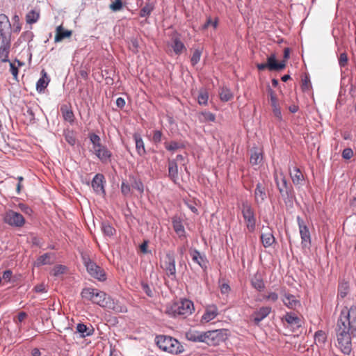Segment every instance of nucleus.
I'll use <instances>...</instances> for the list:
<instances>
[{"label": "nucleus", "mask_w": 356, "mask_h": 356, "mask_svg": "<svg viewBox=\"0 0 356 356\" xmlns=\"http://www.w3.org/2000/svg\"><path fill=\"white\" fill-rule=\"evenodd\" d=\"M98 289H94V288H84L82 291H81V297L86 300H88V301H90L91 302L93 303L94 302V300H95V293L97 292Z\"/></svg>", "instance_id": "25"}, {"label": "nucleus", "mask_w": 356, "mask_h": 356, "mask_svg": "<svg viewBox=\"0 0 356 356\" xmlns=\"http://www.w3.org/2000/svg\"><path fill=\"white\" fill-rule=\"evenodd\" d=\"M284 319L289 325L292 326H300V319L294 313H286L284 316Z\"/></svg>", "instance_id": "33"}, {"label": "nucleus", "mask_w": 356, "mask_h": 356, "mask_svg": "<svg viewBox=\"0 0 356 356\" xmlns=\"http://www.w3.org/2000/svg\"><path fill=\"white\" fill-rule=\"evenodd\" d=\"M195 311L193 302L189 299L184 298L174 302L170 307L166 308L165 312L174 317L186 318Z\"/></svg>", "instance_id": "2"}, {"label": "nucleus", "mask_w": 356, "mask_h": 356, "mask_svg": "<svg viewBox=\"0 0 356 356\" xmlns=\"http://www.w3.org/2000/svg\"><path fill=\"white\" fill-rule=\"evenodd\" d=\"M42 76L39 79L36 83V89L38 92H42L48 86L49 79L44 70L42 71Z\"/></svg>", "instance_id": "26"}, {"label": "nucleus", "mask_w": 356, "mask_h": 356, "mask_svg": "<svg viewBox=\"0 0 356 356\" xmlns=\"http://www.w3.org/2000/svg\"><path fill=\"white\" fill-rule=\"evenodd\" d=\"M282 301L284 305L290 309H295L300 305V302L296 298V297L291 294L286 293Z\"/></svg>", "instance_id": "24"}, {"label": "nucleus", "mask_w": 356, "mask_h": 356, "mask_svg": "<svg viewBox=\"0 0 356 356\" xmlns=\"http://www.w3.org/2000/svg\"><path fill=\"white\" fill-rule=\"evenodd\" d=\"M261 241L264 248L270 247L275 243V238L272 231L268 229L266 232L262 233L261 235Z\"/></svg>", "instance_id": "20"}, {"label": "nucleus", "mask_w": 356, "mask_h": 356, "mask_svg": "<svg viewBox=\"0 0 356 356\" xmlns=\"http://www.w3.org/2000/svg\"><path fill=\"white\" fill-rule=\"evenodd\" d=\"M35 291L37 292V293H43V292H45L46 290H45V286L44 284H38L37 286H35Z\"/></svg>", "instance_id": "64"}, {"label": "nucleus", "mask_w": 356, "mask_h": 356, "mask_svg": "<svg viewBox=\"0 0 356 356\" xmlns=\"http://www.w3.org/2000/svg\"><path fill=\"white\" fill-rule=\"evenodd\" d=\"M19 209L26 214H30L32 212L31 209L24 204H19Z\"/></svg>", "instance_id": "61"}, {"label": "nucleus", "mask_w": 356, "mask_h": 356, "mask_svg": "<svg viewBox=\"0 0 356 356\" xmlns=\"http://www.w3.org/2000/svg\"><path fill=\"white\" fill-rule=\"evenodd\" d=\"M197 102L200 105L207 106L209 99V93L205 88H201L199 90L198 95L197 97Z\"/></svg>", "instance_id": "34"}, {"label": "nucleus", "mask_w": 356, "mask_h": 356, "mask_svg": "<svg viewBox=\"0 0 356 356\" xmlns=\"http://www.w3.org/2000/svg\"><path fill=\"white\" fill-rule=\"evenodd\" d=\"M157 346L164 352L175 355L183 350L182 346L177 339L165 335H157Z\"/></svg>", "instance_id": "4"}, {"label": "nucleus", "mask_w": 356, "mask_h": 356, "mask_svg": "<svg viewBox=\"0 0 356 356\" xmlns=\"http://www.w3.org/2000/svg\"><path fill=\"white\" fill-rule=\"evenodd\" d=\"M51 256V253H45V254L40 256L35 261V265L37 266H40L50 264L51 263V261H50Z\"/></svg>", "instance_id": "39"}, {"label": "nucleus", "mask_w": 356, "mask_h": 356, "mask_svg": "<svg viewBox=\"0 0 356 356\" xmlns=\"http://www.w3.org/2000/svg\"><path fill=\"white\" fill-rule=\"evenodd\" d=\"M77 332L80 333L81 337L91 336L93 334L94 329L90 326L88 327L83 323H79L76 326Z\"/></svg>", "instance_id": "29"}, {"label": "nucleus", "mask_w": 356, "mask_h": 356, "mask_svg": "<svg viewBox=\"0 0 356 356\" xmlns=\"http://www.w3.org/2000/svg\"><path fill=\"white\" fill-rule=\"evenodd\" d=\"M121 192L124 196H129L131 195V186L129 184L122 181L121 184Z\"/></svg>", "instance_id": "49"}, {"label": "nucleus", "mask_w": 356, "mask_h": 356, "mask_svg": "<svg viewBox=\"0 0 356 356\" xmlns=\"http://www.w3.org/2000/svg\"><path fill=\"white\" fill-rule=\"evenodd\" d=\"M230 291V286L228 284L224 283L220 286V291L222 293H227Z\"/></svg>", "instance_id": "62"}, {"label": "nucleus", "mask_w": 356, "mask_h": 356, "mask_svg": "<svg viewBox=\"0 0 356 356\" xmlns=\"http://www.w3.org/2000/svg\"><path fill=\"white\" fill-rule=\"evenodd\" d=\"M131 187L133 189H136L138 193H142L143 192V183L134 178V177H131Z\"/></svg>", "instance_id": "42"}, {"label": "nucleus", "mask_w": 356, "mask_h": 356, "mask_svg": "<svg viewBox=\"0 0 356 356\" xmlns=\"http://www.w3.org/2000/svg\"><path fill=\"white\" fill-rule=\"evenodd\" d=\"M219 95L220 100L225 102L231 100L234 97L233 93L231 92V90L227 88H222L219 93Z\"/></svg>", "instance_id": "38"}, {"label": "nucleus", "mask_w": 356, "mask_h": 356, "mask_svg": "<svg viewBox=\"0 0 356 356\" xmlns=\"http://www.w3.org/2000/svg\"><path fill=\"white\" fill-rule=\"evenodd\" d=\"M274 179L277 189L282 197H289L292 196L293 189L291 185L287 181L284 173L280 171H275L274 173Z\"/></svg>", "instance_id": "7"}, {"label": "nucleus", "mask_w": 356, "mask_h": 356, "mask_svg": "<svg viewBox=\"0 0 356 356\" xmlns=\"http://www.w3.org/2000/svg\"><path fill=\"white\" fill-rule=\"evenodd\" d=\"M135 143H136V148L138 152V153L140 155L143 154L145 152V147H144V143L141 138L135 136Z\"/></svg>", "instance_id": "43"}, {"label": "nucleus", "mask_w": 356, "mask_h": 356, "mask_svg": "<svg viewBox=\"0 0 356 356\" xmlns=\"http://www.w3.org/2000/svg\"><path fill=\"white\" fill-rule=\"evenodd\" d=\"M218 315V309L216 305H209L206 307L205 312L202 316V323H208Z\"/></svg>", "instance_id": "17"}, {"label": "nucleus", "mask_w": 356, "mask_h": 356, "mask_svg": "<svg viewBox=\"0 0 356 356\" xmlns=\"http://www.w3.org/2000/svg\"><path fill=\"white\" fill-rule=\"evenodd\" d=\"M186 337L188 341L193 342H202L204 343L205 341V332L200 331H189L186 334Z\"/></svg>", "instance_id": "19"}, {"label": "nucleus", "mask_w": 356, "mask_h": 356, "mask_svg": "<svg viewBox=\"0 0 356 356\" xmlns=\"http://www.w3.org/2000/svg\"><path fill=\"white\" fill-rule=\"evenodd\" d=\"M161 268L165 272L166 275L172 278L176 277L175 260L172 252L169 251L161 257Z\"/></svg>", "instance_id": "9"}, {"label": "nucleus", "mask_w": 356, "mask_h": 356, "mask_svg": "<svg viewBox=\"0 0 356 356\" xmlns=\"http://www.w3.org/2000/svg\"><path fill=\"white\" fill-rule=\"evenodd\" d=\"M83 259L87 271L90 276L100 282H104L106 280V275L103 268L88 257H83Z\"/></svg>", "instance_id": "8"}, {"label": "nucleus", "mask_w": 356, "mask_h": 356, "mask_svg": "<svg viewBox=\"0 0 356 356\" xmlns=\"http://www.w3.org/2000/svg\"><path fill=\"white\" fill-rule=\"evenodd\" d=\"M165 148L169 151H175L179 148L183 147V145L180 143L172 141L170 143H165Z\"/></svg>", "instance_id": "44"}, {"label": "nucleus", "mask_w": 356, "mask_h": 356, "mask_svg": "<svg viewBox=\"0 0 356 356\" xmlns=\"http://www.w3.org/2000/svg\"><path fill=\"white\" fill-rule=\"evenodd\" d=\"M152 9L153 8L152 6H145L140 10V15L143 17H147L150 14Z\"/></svg>", "instance_id": "56"}, {"label": "nucleus", "mask_w": 356, "mask_h": 356, "mask_svg": "<svg viewBox=\"0 0 356 356\" xmlns=\"http://www.w3.org/2000/svg\"><path fill=\"white\" fill-rule=\"evenodd\" d=\"M268 92L270 95V105L273 108V115L276 118L281 120H282V112L280 107V105L278 104V100L276 97V95L275 92L271 89L268 88Z\"/></svg>", "instance_id": "15"}, {"label": "nucleus", "mask_w": 356, "mask_h": 356, "mask_svg": "<svg viewBox=\"0 0 356 356\" xmlns=\"http://www.w3.org/2000/svg\"><path fill=\"white\" fill-rule=\"evenodd\" d=\"M264 298L274 302L278 300V294L275 292H270L268 295L265 296Z\"/></svg>", "instance_id": "57"}, {"label": "nucleus", "mask_w": 356, "mask_h": 356, "mask_svg": "<svg viewBox=\"0 0 356 356\" xmlns=\"http://www.w3.org/2000/svg\"><path fill=\"white\" fill-rule=\"evenodd\" d=\"M348 63V56L346 53L343 52L340 54L339 57V64L341 67H345Z\"/></svg>", "instance_id": "54"}, {"label": "nucleus", "mask_w": 356, "mask_h": 356, "mask_svg": "<svg viewBox=\"0 0 356 356\" xmlns=\"http://www.w3.org/2000/svg\"><path fill=\"white\" fill-rule=\"evenodd\" d=\"M102 230L108 236H113L115 232V229L109 223L105 222L102 224Z\"/></svg>", "instance_id": "41"}, {"label": "nucleus", "mask_w": 356, "mask_h": 356, "mask_svg": "<svg viewBox=\"0 0 356 356\" xmlns=\"http://www.w3.org/2000/svg\"><path fill=\"white\" fill-rule=\"evenodd\" d=\"M201 54H202V52L199 49H195L194 51V52L192 55L191 59V64L193 66L199 63V61L200 60Z\"/></svg>", "instance_id": "46"}, {"label": "nucleus", "mask_w": 356, "mask_h": 356, "mask_svg": "<svg viewBox=\"0 0 356 356\" xmlns=\"http://www.w3.org/2000/svg\"><path fill=\"white\" fill-rule=\"evenodd\" d=\"M254 197L257 204H262L267 199L266 188L264 184L260 182L257 184Z\"/></svg>", "instance_id": "14"}, {"label": "nucleus", "mask_w": 356, "mask_h": 356, "mask_svg": "<svg viewBox=\"0 0 356 356\" xmlns=\"http://www.w3.org/2000/svg\"><path fill=\"white\" fill-rule=\"evenodd\" d=\"M197 118L200 122L204 123L207 122H214L216 120L215 114L209 111H202L197 114Z\"/></svg>", "instance_id": "28"}, {"label": "nucleus", "mask_w": 356, "mask_h": 356, "mask_svg": "<svg viewBox=\"0 0 356 356\" xmlns=\"http://www.w3.org/2000/svg\"><path fill=\"white\" fill-rule=\"evenodd\" d=\"M270 312L271 307L268 306L261 307L255 311L252 314L254 324L258 325L262 320L269 315Z\"/></svg>", "instance_id": "18"}, {"label": "nucleus", "mask_w": 356, "mask_h": 356, "mask_svg": "<svg viewBox=\"0 0 356 356\" xmlns=\"http://www.w3.org/2000/svg\"><path fill=\"white\" fill-rule=\"evenodd\" d=\"M10 29H11V25L10 26H7L6 25H4V24L0 23V34H1L2 39L3 38V36L8 37L7 35L6 31L9 32Z\"/></svg>", "instance_id": "55"}, {"label": "nucleus", "mask_w": 356, "mask_h": 356, "mask_svg": "<svg viewBox=\"0 0 356 356\" xmlns=\"http://www.w3.org/2000/svg\"><path fill=\"white\" fill-rule=\"evenodd\" d=\"M0 23L4 24L7 26H10L8 17L4 14H0Z\"/></svg>", "instance_id": "60"}, {"label": "nucleus", "mask_w": 356, "mask_h": 356, "mask_svg": "<svg viewBox=\"0 0 356 356\" xmlns=\"http://www.w3.org/2000/svg\"><path fill=\"white\" fill-rule=\"evenodd\" d=\"M241 213L248 230L252 233L256 228V216L251 204L247 202L241 204Z\"/></svg>", "instance_id": "6"}, {"label": "nucleus", "mask_w": 356, "mask_h": 356, "mask_svg": "<svg viewBox=\"0 0 356 356\" xmlns=\"http://www.w3.org/2000/svg\"><path fill=\"white\" fill-rule=\"evenodd\" d=\"M172 225L175 232L179 237L185 236V229L181 220L179 218H175L172 220Z\"/></svg>", "instance_id": "31"}, {"label": "nucleus", "mask_w": 356, "mask_h": 356, "mask_svg": "<svg viewBox=\"0 0 356 356\" xmlns=\"http://www.w3.org/2000/svg\"><path fill=\"white\" fill-rule=\"evenodd\" d=\"M25 116L28 118L30 123H33L35 121V113L32 109V108L27 106L26 112L24 113Z\"/></svg>", "instance_id": "48"}, {"label": "nucleus", "mask_w": 356, "mask_h": 356, "mask_svg": "<svg viewBox=\"0 0 356 356\" xmlns=\"http://www.w3.org/2000/svg\"><path fill=\"white\" fill-rule=\"evenodd\" d=\"M72 34V31L65 30L62 25H60L57 26L56 29V35L54 38L55 42H59L64 38H70Z\"/></svg>", "instance_id": "21"}, {"label": "nucleus", "mask_w": 356, "mask_h": 356, "mask_svg": "<svg viewBox=\"0 0 356 356\" xmlns=\"http://www.w3.org/2000/svg\"><path fill=\"white\" fill-rule=\"evenodd\" d=\"M263 159L261 151L258 150L257 148L251 149V155L250 161L252 165H257L261 162Z\"/></svg>", "instance_id": "30"}, {"label": "nucleus", "mask_w": 356, "mask_h": 356, "mask_svg": "<svg viewBox=\"0 0 356 356\" xmlns=\"http://www.w3.org/2000/svg\"><path fill=\"white\" fill-rule=\"evenodd\" d=\"M95 295L93 304L98 305L100 307H104L107 304L106 293L98 289Z\"/></svg>", "instance_id": "32"}, {"label": "nucleus", "mask_w": 356, "mask_h": 356, "mask_svg": "<svg viewBox=\"0 0 356 356\" xmlns=\"http://www.w3.org/2000/svg\"><path fill=\"white\" fill-rule=\"evenodd\" d=\"M105 178L102 174H97L92 180L91 186L94 191L99 195H105L104 184Z\"/></svg>", "instance_id": "13"}, {"label": "nucleus", "mask_w": 356, "mask_h": 356, "mask_svg": "<svg viewBox=\"0 0 356 356\" xmlns=\"http://www.w3.org/2000/svg\"><path fill=\"white\" fill-rule=\"evenodd\" d=\"M229 335L227 329H218L205 332L204 343L209 346H217L226 341Z\"/></svg>", "instance_id": "5"}, {"label": "nucleus", "mask_w": 356, "mask_h": 356, "mask_svg": "<svg viewBox=\"0 0 356 356\" xmlns=\"http://www.w3.org/2000/svg\"><path fill=\"white\" fill-rule=\"evenodd\" d=\"M250 282L252 286L258 291H262L265 289V284L263 278L259 273H256L254 275V277L251 279Z\"/></svg>", "instance_id": "23"}, {"label": "nucleus", "mask_w": 356, "mask_h": 356, "mask_svg": "<svg viewBox=\"0 0 356 356\" xmlns=\"http://www.w3.org/2000/svg\"><path fill=\"white\" fill-rule=\"evenodd\" d=\"M297 222L301 237V243L303 247H308L311 245V234L309 228L304 220L300 216H297Z\"/></svg>", "instance_id": "12"}, {"label": "nucleus", "mask_w": 356, "mask_h": 356, "mask_svg": "<svg viewBox=\"0 0 356 356\" xmlns=\"http://www.w3.org/2000/svg\"><path fill=\"white\" fill-rule=\"evenodd\" d=\"M65 270V266L62 265H58L54 268V269L52 270V273L54 276H58L60 275L63 274Z\"/></svg>", "instance_id": "50"}, {"label": "nucleus", "mask_w": 356, "mask_h": 356, "mask_svg": "<svg viewBox=\"0 0 356 356\" xmlns=\"http://www.w3.org/2000/svg\"><path fill=\"white\" fill-rule=\"evenodd\" d=\"M123 7L122 0H115V2L112 3L109 6V8L113 11L117 12L120 10Z\"/></svg>", "instance_id": "45"}, {"label": "nucleus", "mask_w": 356, "mask_h": 356, "mask_svg": "<svg viewBox=\"0 0 356 356\" xmlns=\"http://www.w3.org/2000/svg\"><path fill=\"white\" fill-rule=\"evenodd\" d=\"M212 25L213 28H216L218 25V22L216 20L213 21L210 17L207 19V22L204 24L203 29H207L209 26Z\"/></svg>", "instance_id": "59"}, {"label": "nucleus", "mask_w": 356, "mask_h": 356, "mask_svg": "<svg viewBox=\"0 0 356 356\" xmlns=\"http://www.w3.org/2000/svg\"><path fill=\"white\" fill-rule=\"evenodd\" d=\"M60 112L65 121L72 123L74 120V115L72 110L67 105H63L60 107Z\"/></svg>", "instance_id": "27"}, {"label": "nucleus", "mask_w": 356, "mask_h": 356, "mask_svg": "<svg viewBox=\"0 0 356 356\" xmlns=\"http://www.w3.org/2000/svg\"><path fill=\"white\" fill-rule=\"evenodd\" d=\"M314 339L316 342L324 343L326 340V334L324 332L321 330L318 331L315 334Z\"/></svg>", "instance_id": "47"}, {"label": "nucleus", "mask_w": 356, "mask_h": 356, "mask_svg": "<svg viewBox=\"0 0 356 356\" xmlns=\"http://www.w3.org/2000/svg\"><path fill=\"white\" fill-rule=\"evenodd\" d=\"M10 71L13 76L14 79L17 80L18 76V67L15 65V63L10 62Z\"/></svg>", "instance_id": "53"}, {"label": "nucleus", "mask_w": 356, "mask_h": 356, "mask_svg": "<svg viewBox=\"0 0 356 356\" xmlns=\"http://www.w3.org/2000/svg\"><path fill=\"white\" fill-rule=\"evenodd\" d=\"M190 255L191 256L192 260L197 263L201 267H203V263L204 258L201 255L200 252L197 250H192L190 251Z\"/></svg>", "instance_id": "36"}, {"label": "nucleus", "mask_w": 356, "mask_h": 356, "mask_svg": "<svg viewBox=\"0 0 356 356\" xmlns=\"http://www.w3.org/2000/svg\"><path fill=\"white\" fill-rule=\"evenodd\" d=\"M172 47L177 55L181 54L184 50L186 49L184 44L177 38L174 39Z\"/></svg>", "instance_id": "35"}, {"label": "nucleus", "mask_w": 356, "mask_h": 356, "mask_svg": "<svg viewBox=\"0 0 356 356\" xmlns=\"http://www.w3.org/2000/svg\"><path fill=\"white\" fill-rule=\"evenodd\" d=\"M12 275H13V272L12 270H6L3 272V276H2V280H3L5 282H10L11 281V277H12Z\"/></svg>", "instance_id": "58"}, {"label": "nucleus", "mask_w": 356, "mask_h": 356, "mask_svg": "<svg viewBox=\"0 0 356 356\" xmlns=\"http://www.w3.org/2000/svg\"><path fill=\"white\" fill-rule=\"evenodd\" d=\"M89 139L92 145L90 151L104 164L111 162L113 154L107 147L102 143L100 137L95 133L89 135Z\"/></svg>", "instance_id": "3"}, {"label": "nucleus", "mask_w": 356, "mask_h": 356, "mask_svg": "<svg viewBox=\"0 0 356 356\" xmlns=\"http://www.w3.org/2000/svg\"><path fill=\"white\" fill-rule=\"evenodd\" d=\"M338 347L344 354L352 350L351 337H356V306L343 309L340 314L336 328Z\"/></svg>", "instance_id": "1"}, {"label": "nucleus", "mask_w": 356, "mask_h": 356, "mask_svg": "<svg viewBox=\"0 0 356 356\" xmlns=\"http://www.w3.org/2000/svg\"><path fill=\"white\" fill-rule=\"evenodd\" d=\"M39 17V13L32 10L26 14V21L28 24H34L38 20Z\"/></svg>", "instance_id": "40"}, {"label": "nucleus", "mask_w": 356, "mask_h": 356, "mask_svg": "<svg viewBox=\"0 0 356 356\" xmlns=\"http://www.w3.org/2000/svg\"><path fill=\"white\" fill-rule=\"evenodd\" d=\"M116 105L118 108H123L125 105V101L122 97H118L116 100Z\"/></svg>", "instance_id": "63"}, {"label": "nucleus", "mask_w": 356, "mask_h": 356, "mask_svg": "<svg viewBox=\"0 0 356 356\" xmlns=\"http://www.w3.org/2000/svg\"><path fill=\"white\" fill-rule=\"evenodd\" d=\"M10 48V40L9 37H4L1 40L0 47V59L1 62H9L8 54Z\"/></svg>", "instance_id": "16"}, {"label": "nucleus", "mask_w": 356, "mask_h": 356, "mask_svg": "<svg viewBox=\"0 0 356 356\" xmlns=\"http://www.w3.org/2000/svg\"><path fill=\"white\" fill-rule=\"evenodd\" d=\"M285 67L286 61L282 60L280 63L277 62L275 54H272L268 57L266 63L257 64V67L259 71H263L266 69H268L270 71H280L283 70Z\"/></svg>", "instance_id": "10"}, {"label": "nucleus", "mask_w": 356, "mask_h": 356, "mask_svg": "<svg viewBox=\"0 0 356 356\" xmlns=\"http://www.w3.org/2000/svg\"><path fill=\"white\" fill-rule=\"evenodd\" d=\"M290 176L293 183L295 185H302L304 181V176L300 170L295 167L293 171L290 172Z\"/></svg>", "instance_id": "22"}, {"label": "nucleus", "mask_w": 356, "mask_h": 356, "mask_svg": "<svg viewBox=\"0 0 356 356\" xmlns=\"http://www.w3.org/2000/svg\"><path fill=\"white\" fill-rule=\"evenodd\" d=\"M168 173L170 178L173 180L177 178L178 169L177 163L174 161H170L168 163Z\"/></svg>", "instance_id": "37"}, {"label": "nucleus", "mask_w": 356, "mask_h": 356, "mask_svg": "<svg viewBox=\"0 0 356 356\" xmlns=\"http://www.w3.org/2000/svg\"><path fill=\"white\" fill-rule=\"evenodd\" d=\"M3 221L13 227H21L25 224V219L24 216L16 211L8 210L6 212Z\"/></svg>", "instance_id": "11"}, {"label": "nucleus", "mask_w": 356, "mask_h": 356, "mask_svg": "<svg viewBox=\"0 0 356 356\" xmlns=\"http://www.w3.org/2000/svg\"><path fill=\"white\" fill-rule=\"evenodd\" d=\"M341 156L343 159H350L353 156V151L351 148H345L342 152Z\"/></svg>", "instance_id": "51"}, {"label": "nucleus", "mask_w": 356, "mask_h": 356, "mask_svg": "<svg viewBox=\"0 0 356 356\" xmlns=\"http://www.w3.org/2000/svg\"><path fill=\"white\" fill-rule=\"evenodd\" d=\"M301 88L304 91L308 90L311 88L310 80L307 76H305L304 78L302 79Z\"/></svg>", "instance_id": "52"}]
</instances>
